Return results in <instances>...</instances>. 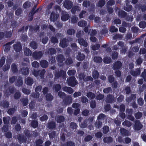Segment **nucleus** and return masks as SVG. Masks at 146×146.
I'll list each match as a JSON object with an SVG mask.
<instances>
[{
    "label": "nucleus",
    "instance_id": "nucleus-23",
    "mask_svg": "<svg viewBox=\"0 0 146 146\" xmlns=\"http://www.w3.org/2000/svg\"><path fill=\"white\" fill-rule=\"evenodd\" d=\"M26 83L28 85H31L33 83V80L30 77H28L26 79Z\"/></svg>",
    "mask_w": 146,
    "mask_h": 146
},
{
    "label": "nucleus",
    "instance_id": "nucleus-45",
    "mask_svg": "<svg viewBox=\"0 0 146 146\" xmlns=\"http://www.w3.org/2000/svg\"><path fill=\"white\" fill-rule=\"evenodd\" d=\"M105 3V1L104 0H101L99 1L98 4V6L99 7H101L103 6Z\"/></svg>",
    "mask_w": 146,
    "mask_h": 146
},
{
    "label": "nucleus",
    "instance_id": "nucleus-35",
    "mask_svg": "<svg viewBox=\"0 0 146 146\" xmlns=\"http://www.w3.org/2000/svg\"><path fill=\"white\" fill-rule=\"evenodd\" d=\"M100 47V45L99 44H97L91 46V48L94 50H96L98 49Z\"/></svg>",
    "mask_w": 146,
    "mask_h": 146
},
{
    "label": "nucleus",
    "instance_id": "nucleus-50",
    "mask_svg": "<svg viewBox=\"0 0 146 146\" xmlns=\"http://www.w3.org/2000/svg\"><path fill=\"white\" fill-rule=\"evenodd\" d=\"M139 25V27L142 28H145L146 26V23L143 21L140 22Z\"/></svg>",
    "mask_w": 146,
    "mask_h": 146
},
{
    "label": "nucleus",
    "instance_id": "nucleus-33",
    "mask_svg": "<svg viewBox=\"0 0 146 146\" xmlns=\"http://www.w3.org/2000/svg\"><path fill=\"white\" fill-rule=\"evenodd\" d=\"M57 60L58 62H62L64 60V58L63 56L62 55H59L57 58Z\"/></svg>",
    "mask_w": 146,
    "mask_h": 146
},
{
    "label": "nucleus",
    "instance_id": "nucleus-3",
    "mask_svg": "<svg viewBox=\"0 0 146 146\" xmlns=\"http://www.w3.org/2000/svg\"><path fill=\"white\" fill-rule=\"evenodd\" d=\"M11 63V60L7 59L6 63L3 67V70L4 71H6L9 69Z\"/></svg>",
    "mask_w": 146,
    "mask_h": 146
},
{
    "label": "nucleus",
    "instance_id": "nucleus-31",
    "mask_svg": "<svg viewBox=\"0 0 146 146\" xmlns=\"http://www.w3.org/2000/svg\"><path fill=\"white\" fill-rule=\"evenodd\" d=\"M113 99V97L112 95H109L108 96L106 100V101L108 103H110L112 101Z\"/></svg>",
    "mask_w": 146,
    "mask_h": 146
},
{
    "label": "nucleus",
    "instance_id": "nucleus-27",
    "mask_svg": "<svg viewBox=\"0 0 146 146\" xmlns=\"http://www.w3.org/2000/svg\"><path fill=\"white\" fill-rule=\"evenodd\" d=\"M78 24L80 27H84L86 25L87 22L85 21L82 20L79 22Z\"/></svg>",
    "mask_w": 146,
    "mask_h": 146
},
{
    "label": "nucleus",
    "instance_id": "nucleus-49",
    "mask_svg": "<svg viewBox=\"0 0 146 146\" xmlns=\"http://www.w3.org/2000/svg\"><path fill=\"white\" fill-rule=\"evenodd\" d=\"M75 30L73 29H70L67 31V33L69 35L74 34L75 33Z\"/></svg>",
    "mask_w": 146,
    "mask_h": 146
},
{
    "label": "nucleus",
    "instance_id": "nucleus-20",
    "mask_svg": "<svg viewBox=\"0 0 146 146\" xmlns=\"http://www.w3.org/2000/svg\"><path fill=\"white\" fill-rule=\"evenodd\" d=\"M36 7V5H35L33 8V9L31 11L29 14V17H31V18L29 20V21H31L33 19V17L32 16L34 15V14L36 13V12H34V11L35 10Z\"/></svg>",
    "mask_w": 146,
    "mask_h": 146
},
{
    "label": "nucleus",
    "instance_id": "nucleus-25",
    "mask_svg": "<svg viewBox=\"0 0 146 146\" xmlns=\"http://www.w3.org/2000/svg\"><path fill=\"white\" fill-rule=\"evenodd\" d=\"M104 141L106 143H108L111 142L113 141V139L111 137H105L103 139Z\"/></svg>",
    "mask_w": 146,
    "mask_h": 146
},
{
    "label": "nucleus",
    "instance_id": "nucleus-57",
    "mask_svg": "<svg viewBox=\"0 0 146 146\" xmlns=\"http://www.w3.org/2000/svg\"><path fill=\"white\" fill-rule=\"evenodd\" d=\"M78 19V17L76 16L72 17L71 18L72 23H76Z\"/></svg>",
    "mask_w": 146,
    "mask_h": 146
},
{
    "label": "nucleus",
    "instance_id": "nucleus-11",
    "mask_svg": "<svg viewBox=\"0 0 146 146\" xmlns=\"http://www.w3.org/2000/svg\"><path fill=\"white\" fill-rule=\"evenodd\" d=\"M142 127V125L139 121H137L134 127V129L137 130H140Z\"/></svg>",
    "mask_w": 146,
    "mask_h": 146
},
{
    "label": "nucleus",
    "instance_id": "nucleus-61",
    "mask_svg": "<svg viewBox=\"0 0 146 146\" xmlns=\"http://www.w3.org/2000/svg\"><path fill=\"white\" fill-rule=\"evenodd\" d=\"M126 13L124 11L121 10L118 13V15H120L121 17L125 16L126 15Z\"/></svg>",
    "mask_w": 146,
    "mask_h": 146
},
{
    "label": "nucleus",
    "instance_id": "nucleus-40",
    "mask_svg": "<svg viewBox=\"0 0 146 146\" xmlns=\"http://www.w3.org/2000/svg\"><path fill=\"white\" fill-rule=\"evenodd\" d=\"M55 127V123L53 122H51L48 124V127L49 129H52Z\"/></svg>",
    "mask_w": 146,
    "mask_h": 146
},
{
    "label": "nucleus",
    "instance_id": "nucleus-62",
    "mask_svg": "<svg viewBox=\"0 0 146 146\" xmlns=\"http://www.w3.org/2000/svg\"><path fill=\"white\" fill-rule=\"evenodd\" d=\"M76 72V71L74 70H69L68 72V74L69 76L73 75Z\"/></svg>",
    "mask_w": 146,
    "mask_h": 146
},
{
    "label": "nucleus",
    "instance_id": "nucleus-28",
    "mask_svg": "<svg viewBox=\"0 0 146 146\" xmlns=\"http://www.w3.org/2000/svg\"><path fill=\"white\" fill-rule=\"evenodd\" d=\"M58 123H60L64 120V118L62 116H58L56 118Z\"/></svg>",
    "mask_w": 146,
    "mask_h": 146
},
{
    "label": "nucleus",
    "instance_id": "nucleus-17",
    "mask_svg": "<svg viewBox=\"0 0 146 146\" xmlns=\"http://www.w3.org/2000/svg\"><path fill=\"white\" fill-rule=\"evenodd\" d=\"M85 58V55L83 54H82L80 52H78V55L76 57L77 59L78 60L80 61L83 60Z\"/></svg>",
    "mask_w": 146,
    "mask_h": 146
},
{
    "label": "nucleus",
    "instance_id": "nucleus-36",
    "mask_svg": "<svg viewBox=\"0 0 146 146\" xmlns=\"http://www.w3.org/2000/svg\"><path fill=\"white\" fill-rule=\"evenodd\" d=\"M24 106H26L28 104V99L27 98H23L21 100Z\"/></svg>",
    "mask_w": 146,
    "mask_h": 146
},
{
    "label": "nucleus",
    "instance_id": "nucleus-22",
    "mask_svg": "<svg viewBox=\"0 0 146 146\" xmlns=\"http://www.w3.org/2000/svg\"><path fill=\"white\" fill-rule=\"evenodd\" d=\"M120 132L122 134L124 135L128 136L129 135V133L128 131L124 128L121 129Z\"/></svg>",
    "mask_w": 146,
    "mask_h": 146
},
{
    "label": "nucleus",
    "instance_id": "nucleus-7",
    "mask_svg": "<svg viewBox=\"0 0 146 146\" xmlns=\"http://www.w3.org/2000/svg\"><path fill=\"white\" fill-rule=\"evenodd\" d=\"M70 18L69 15L66 12H63L62 16L61 17V19L63 21H66L68 20Z\"/></svg>",
    "mask_w": 146,
    "mask_h": 146
},
{
    "label": "nucleus",
    "instance_id": "nucleus-5",
    "mask_svg": "<svg viewBox=\"0 0 146 146\" xmlns=\"http://www.w3.org/2000/svg\"><path fill=\"white\" fill-rule=\"evenodd\" d=\"M43 53L41 51H35L33 54V56L35 59L40 58L42 56Z\"/></svg>",
    "mask_w": 146,
    "mask_h": 146
},
{
    "label": "nucleus",
    "instance_id": "nucleus-37",
    "mask_svg": "<svg viewBox=\"0 0 146 146\" xmlns=\"http://www.w3.org/2000/svg\"><path fill=\"white\" fill-rule=\"evenodd\" d=\"M56 51L54 48H50L48 52H46V54H54L56 53Z\"/></svg>",
    "mask_w": 146,
    "mask_h": 146
},
{
    "label": "nucleus",
    "instance_id": "nucleus-43",
    "mask_svg": "<svg viewBox=\"0 0 146 146\" xmlns=\"http://www.w3.org/2000/svg\"><path fill=\"white\" fill-rule=\"evenodd\" d=\"M53 98V97L52 95L50 94H48L46 95V99L48 101H51Z\"/></svg>",
    "mask_w": 146,
    "mask_h": 146
},
{
    "label": "nucleus",
    "instance_id": "nucleus-19",
    "mask_svg": "<svg viewBox=\"0 0 146 146\" xmlns=\"http://www.w3.org/2000/svg\"><path fill=\"white\" fill-rule=\"evenodd\" d=\"M21 72L22 74L26 75L29 74V70L27 68L24 67L21 68Z\"/></svg>",
    "mask_w": 146,
    "mask_h": 146
},
{
    "label": "nucleus",
    "instance_id": "nucleus-60",
    "mask_svg": "<svg viewBox=\"0 0 146 146\" xmlns=\"http://www.w3.org/2000/svg\"><path fill=\"white\" fill-rule=\"evenodd\" d=\"M86 11H82L80 13L79 15V17L80 18H82L84 17V15L86 13Z\"/></svg>",
    "mask_w": 146,
    "mask_h": 146
},
{
    "label": "nucleus",
    "instance_id": "nucleus-63",
    "mask_svg": "<svg viewBox=\"0 0 146 146\" xmlns=\"http://www.w3.org/2000/svg\"><path fill=\"white\" fill-rule=\"evenodd\" d=\"M30 3L29 2H26L23 4V7L25 8H29L30 6Z\"/></svg>",
    "mask_w": 146,
    "mask_h": 146
},
{
    "label": "nucleus",
    "instance_id": "nucleus-16",
    "mask_svg": "<svg viewBox=\"0 0 146 146\" xmlns=\"http://www.w3.org/2000/svg\"><path fill=\"white\" fill-rule=\"evenodd\" d=\"M14 40L12 41L11 42L7 43L5 45V51L6 52H7L10 49V45L14 43Z\"/></svg>",
    "mask_w": 146,
    "mask_h": 146
},
{
    "label": "nucleus",
    "instance_id": "nucleus-9",
    "mask_svg": "<svg viewBox=\"0 0 146 146\" xmlns=\"http://www.w3.org/2000/svg\"><path fill=\"white\" fill-rule=\"evenodd\" d=\"M66 74V72L64 71H62L59 73H57L55 75V78L56 79H57L59 77L61 76L63 78H65Z\"/></svg>",
    "mask_w": 146,
    "mask_h": 146
},
{
    "label": "nucleus",
    "instance_id": "nucleus-59",
    "mask_svg": "<svg viewBox=\"0 0 146 146\" xmlns=\"http://www.w3.org/2000/svg\"><path fill=\"white\" fill-rule=\"evenodd\" d=\"M61 88V86L59 84H56L54 86V89L57 92L59 91Z\"/></svg>",
    "mask_w": 146,
    "mask_h": 146
},
{
    "label": "nucleus",
    "instance_id": "nucleus-64",
    "mask_svg": "<svg viewBox=\"0 0 146 146\" xmlns=\"http://www.w3.org/2000/svg\"><path fill=\"white\" fill-rule=\"evenodd\" d=\"M141 76L145 81L146 82V69H145L144 71L142 73Z\"/></svg>",
    "mask_w": 146,
    "mask_h": 146
},
{
    "label": "nucleus",
    "instance_id": "nucleus-8",
    "mask_svg": "<svg viewBox=\"0 0 146 146\" xmlns=\"http://www.w3.org/2000/svg\"><path fill=\"white\" fill-rule=\"evenodd\" d=\"M68 40L66 38H63L60 41V45L62 48L66 47L68 45Z\"/></svg>",
    "mask_w": 146,
    "mask_h": 146
},
{
    "label": "nucleus",
    "instance_id": "nucleus-54",
    "mask_svg": "<svg viewBox=\"0 0 146 146\" xmlns=\"http://www.w3.org/2000/svg\"><path fill=\"white\" fill-rule=\"evenodd\" d=\"M92 76L93 78L95 79L98 78L99 76L98 72L96 71H94L93 73Z\"/></svg>",
    "mask_w": 146,
    "mask_h": 146
},
{
    "label": "nucleus",
    "instance_id": "nucleus-53",
    "mask_svg": "<svg viewBox=\"0 0 146 146\" xmlns=\"http://www.w3.org/2000/svg\"><path fill=\"white\" fill-rule=\"evenodd\" d=\"M32 65L33 67L37 68L39 66V64L36 61H35L32 63Z\"/></svg>",
    "mask_w": 146,
    "mask_h": 146
},
{
    "label": "nucleus",
    "instance_id": "nucleus-26",
    "mask_svg": "<svg viewBox=\"0 0 146 146\" xmlns=\"http://www.w3.org/2000/svg\"><path fill=\"white\" fill-rule=\"evenodd\" d=\"M24 52L25 54L27 56L30 55L32 54L31 50L27 48H24Z\"/></svg>",
    "mask_w": 146,
    "mask_h": 146
},
{
    "label": "nucleus",
    "instance_id": "nucleus-46",
    "mask_svg": "<svg viewBox=\"0 0 146 146\" xmlns=\"http://www.w3.org/2000/svg\"><path fill=\"white\" fill-rule=\"evenodd\" d=\"M21 94L20 92H17L15 93L14 95V98L15 99H18L21 97Z\"/></svg>",
    "mask_w": 146,
    "mask_h": 146
},
{
    "label": "nucleus",
    "instance_id": "nucleus-55",
    "mask_svg": "<svg viewBox=\"0 0 146 146\" xmlns=\"http://www.w3.org/2000/svg\"><path fill=\"white\" fill-rule=\"evenodd\" d=\"M22 92L27 95L31 93V91L30 90L24 88H23Z\"/></svg>",
    "mask_w": 146,
    "mask_h": 146
},
{
    "label": "nucleus",
    "instance_id": "nucleus-38",
    "mask_svg": "<svg viewBox=\"0 0 146 146\" xmlns=\"http://www.w3.org/2000/svg\"><path fill=\"white\" fill-rule=\"evenodd\" d=\"M111 61V59L110 58L108 57H105L104 59V62L106 64L110 63Z\"/></svg>",
    "mask_w": 146,
    "mask_h": 146
},
{
    "label": "nucleus",
    "instance_id": "nucleus-47",
    "mask_svg": "<svg viewBox=\"0 0 146 146\" xmlns=\"http://www.w3.org/2000/svg\"><path fill=\"white\" fill-rule=\"evenodd\" d=\"M124 125H125L128 127H129L131 125V123L128 121H125L122 123Z\"/></svg>",
    "mask_w": 146,
    "mask_h": 146
},
{
    "label": "nucleus",
    "instance_id": "nucleus-10",
    "mask_svg": "<svg viewBox=\"0 0 146 146\" xmlns=\"http://www.w3.org/2000/svg\"><path fill=\"white\" fill-rule=\"evenodd\" d=\"M15 50L16 52H19L21 49V46L20 43L18 42L13 45Z\"/></svg>",
    "mask_w": 146,
    "mask_h": 146
},
{
    "label": "nucleus",
    "instance_id": "nucleus-44",
    "mask_svg": "<svg viewBox=\"0 0 146 146\" xmlns=\"http://www.w3.org/2000/svg\"><path fill=\"white\" fill-rule=\"evenodd\" d=\"M109 131V127L108 126H105L103 127V132L104 133L106 134Z\"/></svg>",
    "mask_w": 146,
    "mask_h": 146
},
{
    "label": "nucleus",
    "instance_id": "nucleus-52",
    "mask_svg": "<svg viewBox=\"0 0 146 146\" xmlns=\"http://www.w3.org/2000/svg\"><path fill=\"white\" fill-rule=\"evenodd\" d=\"M118 29L115 28V27L114 26H112L110 27V32H115L117 31Z\"/></svg>",
    "mask_w": 146,
    "mask_h": 146
},
{
    "label": "nucleus",
    "instance_id": "nucleus-56",
    "mask_svg": "<svg viewBox=\"0 0 146 146\" xmlns=\"http://www.w3.org/2000/svg\"><path fill=\"white\" fill-rule=\"evenodd\" d=\"M108 31L107 28L106 27V26H104V28L101 31V34H104L108 33Z\"/></svg>",
    "mask_w": 146,
    "mask_h": 146
},
{
    "label": "nucleus",
    "instance_id": "nucleus-4",
    "mask_svg": "<svg viewBox=\"0 0 146 146\" xmlns=\"http://www.w3.org/2000/svg\"><path fill=\"white\" fill-rule=\"evenodd\" d=\"M73 5L72 2L68 0H66L64 3V7L67 9H70Z\"/></svg>",
    "mask_w": 146,
    "mask_h": 146
},
{
    "label": "nucleus",
    "instance_id": "nucleus-14",
    "mask_svg": "<svg viewBox=\"0 0 146 146\" xmlns=\"http://www.w3.org/2000/svg\"><path fill=\"white\" fill-rule=\"evenodd\" d=\"M78 42L80 45L83 46L85 47L87 46L88 45V43L87 42L83 39L81 38H80L78 39Z\"/></svg>",
    "mask_w": 146,
    "mask_h": 146
},
{
    "label": "nucleus",
    "instance_id": "nucleus-41",
    "mask_svg": "<svg viewBox=\"0 0 146 146\" xmlns=\"http://www.w3.org/2000/svg\"><path fill=\"white\" fill-rule=\"evenodd\" d=\"M40 37H42V43L44 44H46L48 40V37L44 36H43L42 35H40Z\"/></svg>",
    "mask_w": 146,
    "mask_h": 146
},
{
    "label": "nucleus",
    "instance_id": "nucleus-18",
    "mask_svg": "<svg viewBox=\"0 0 146 146\" xmlns=\"http://www.w3.org/2000/svg\"><path fill=\"white\" fill-rule=\"evenodd\" d=\"M81 9L78 6H76L73 7L72 9V13L73 14H75L76 11L78 12L80 11Z\"/></svg>",
    "mask_w": 146,
    "mask_h": 146
},
{
    "label": "nucleus",
    "instance_id": "nucleus-12",
    "mask_svg": "<svg viewBox=\"0 0 146 146\" xmlns=\"http://www.w3.org/2000/svg\"><path fill=\"white\" fill-rule=\"evenodd\" d=\"M130 73L132 76H137L139 75L140 73V69L138 68L135 70H132L131 71Z\"/></svg>",
    "mask_w": 146,
    "mask_h": 146
},
{
    "label": "nucleus",
    "instance_id": "nucleus-42",
    "mask_svg": "<svg viewBox=\"0 0 146 146\" xmlns=\"http://www.w3.org/2000/svg\"><path fill=\"white\" fill-rule=\"evenodd\" d=\"M96 31L95 30L90 29L89 30V34H90L91 36H93L95 35L96 34Z\"/></svg>",
    "mask_w": 146,
    "mask_h": 146
},
{
    "label": "nucleus",
    "instance_id": "nucleus-32",
    "mask_svg": "<svg viewBox=\"0 0 146 146\" xmlns=\"http://www.w3.org/2000/svg\"><path fill=\"white\" fill-rule=\"evenodd\" d=\"M88 122V120L87 119L85 120L84 122L80 124V126L81 128H85L86 127L87 125V123Z\"/></svg>",
    "mask_w": 146,
    "mask_h": 146
},
{
    "label": "nucleus",
    "instance_id": "nucleus-1",
    "mask_svg": "<svg viewBox=\"0 0 146 146\" xmlns=\"http://www.w3.org/2000/svg\"><path fill=\"white\" fill-rule=\"evenodd\" d=\"M66 83L69 86L72 87L75 86L77 83L75 78L74 77H70L68 78L67 80Z\"/></svg>",
    "mask_w": 146,
    "mask_h": 146
},
{
    "label": "nucleus",
    "instance_id": "nucleus-58",
    "mask_svg": "<svg viewBox=\"0 0 146 146\" xmlns=\"http://www.w3.org/2000/svg\"><path fill=\"white\" fill-rule=\"evenodd\" d=\"M132 9V6L131 5H126V7H125L124 9L127 11H130Z\"/></svg>",
    "mask_w": 146,
    "mask_h": 146
},
{
    "label": "nucleus",
    "instance_id": "nucleus-29",
    "mask_svg": "<svg viewBox=\"0 0 146 146\" xmlns=\"http://www.w3.org/2000/svg\"><path fill=\"white\" fill-rule=\"evenodd\" d=\"M11 69L13 72H16L18 71L17 65L15 63L12 64L11 66Z\"/></svg>",
    "mask_w": 146,
    "mask_h": 146
},
{
    "label": "nucleus",
    "instance_id": "nucleus-2",
    "mask_svg": "<svg viewBox=\"0 0 146 146\" xmlns=\"http://www.w3.org/2000/svg\"><path fill=\"white\" fill-rule=\"evenodd\" d=\"M63 36V35L61 34L58 33L55 36H52L50 38L51 42L54 44L57 43L58 42V38L62 37Z\"/></svg>",
    "mask_w": 146,
    "mask_h": 146
},
{
    "label": "nucleus",
    "instance_id": "nucleus-34",
    "mask_svg": "<svg viewBox=\"0 0 146 146\" xmlns=\"http://www.w3.org/2000/svg\"><path fill=\"white\" fill-rule=\"evenodd\" d=\"M94 61L97 63H100L102 61V58L100 57H95L94 58Z\"/></svg>",
    "mask_w": 146,
    "mask_h": 146
},
{
    "label": "nucleus",
    "instance_id": "nucleus-51",
    "mask_svg": "<svg viewBox=\"0 0 146 146\" xmlns=\"http://www.w3.org/2000/svg\"><path fill=\"white\" fill-rule=\"evenodd\" d=\"M5 58L4 57H2L1 58L0 60V68L3 66L5 62Z\"/></svg>",
    "mask_w": 146,
    "mask_h": 146
},
{
    "label": "nucleus",
    "instance_id": "nucleus-39",
    "mask_svg": "<svg viewBox=\"0 0 146 146\" xmlns=\"http://www.w3.org/2000/svg\"><path fill=\"white\" fill-rule=\"evenodd\" d=\"M86 96L88 98L91 99L94 98L95 97V95L93 93L91 92L88 93Z\"/></svg>",
    "mask_w": 146,
    "mask_h": 146
},
{
    "label": "nucleus",
    "instance_id": "nucleus-6",
    "mask_svg": "<svg viewBox=\"0 0 146 146\" xmlns=\"http://www.w3.org/2000/svg\"><path fill=\"white\" fill-rule=\"evenodd\" d=\"M122 65V64L121 62L119 61L115 62L113 64V69L115 70L119 69Z\"/></svg>",
    "mask_w": 146,
    "mask_h": 146
},
{
    "label": "nucleus",
    "instance_id": "nucleus-48",
    "mask_svg": "<svg viewBox=\"0 0 146 146\" xmlns=\"http://www.w3.org/2000/svg\"><path fill=\"white\" fill-rule=\"evenodd\" d=\"M30 46L34 49H36L37 47V44L35 42H32L30 44Z\"/></svg>",
    "mask_w": 146,
    "mask_h": 146
},
{
    "label": "nucleus",
    "instance_id": "nucleus-13",
    "mask_svg": "<svg viewBox=\"0 0 146 146\" xmlns=\"http://www.w3.org/2000/svg\"><path fill=\"white\" fill-rule=\"evenodd\" d=\"M58 17V15L55 14L53 12H52L50 17V19L51 21H55Z\"/></svg>",
    "mask_w": 146,
    "mask_h": 146
},
{
    "label": "nucleus",
    "instance_id": "nucleus-24",
    "mask_svg": "<svg viewBox=\"0 0 146 146\" xmlns=\"http://www.w3.org/2000/svg\"><path fill=\"white\" fill-rule=\"evenodd\" d=\"M124 45L122 42H119L118 44L114 46L113 47V48L115 50H117L119 48V47L120 46L121 47H123Z\"/></svg>",
    "mask_w": 146,
    "mask_h": 146
},
{
    "label": "nucleus",
    "instance_id": "nucleus-15",
    "mask_svg": "<svg viewBox=\"0 0 146 146\" xmlns=\"http://www.w3.org/2000/svg\"><path fill=\"white\" fill-rule=\"evenodd\" d=\"M62 89L64 91L67 92L70 94H71L74 92L73 90L70 87H64L62 88Z\"/></svg>",
    "mask_w": 146,
    "mask_h": 146
},
{
    "label": "nucleus",
    "instance_id": "nucleus-21",
    "mask_svg": "<svg viewBox=\"0 0 146 146\" xmlns=\"http://www.w3.org/2000/svg\"><path fill=\"white\" fill-rule=\"evenodd\" d=\"M41 66L43 68H45L48 66V62L45 60H42L40 62Z\"/></svg>",
    "mask_w": 146,
    "mask_h": 146
},
{
    "label": "nucleus",
    "instance_id": "nucleus-30",
    "mask_svg": "<svg viewBox=\"0 0 146 146\" xmlns=\"http://www.w3.org/2000/svg\"><path fill=\"white\" fill-rule=\"evenodd\" d=\"M15 90V89L14 88L12 87L10 88L9 90V92H7V91L5 92V94L7 96H9L11 94L13 93Z\"/></svg>",
    "mask_w": 146,
    "mask_h": 146
}]
</instances>
